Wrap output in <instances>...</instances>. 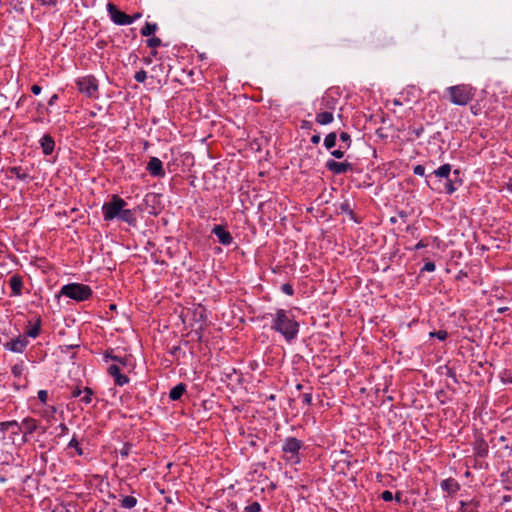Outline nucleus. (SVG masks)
Listing matches in <instances>:
<instances>
[{"instance_id": "39448f33", "label": "nucleus", "mask_w": 512, "mask_h": 512, "mask_svg": "<svg viewBox=\"0 0 512 512\" xmlns=\"http://www.w3.org/2000/svg\"><path fill=\"white\" fill-rule=\"evenodd\" d=\"M127 206V202L118 195H113L110 201L105 202L102 206V214L104 221H112L119 219L122 210Z\"/></svg>"}, {"instance_id": "ea45409f", "label": "nucleus", "mask_w": 512, "mask_h": 512, "mask_svg": "<svg viewBox=\"0 0 512 512\" xmlns=\"http://www.w3.org/2000/svg\"><path fill=\"white\" fill-rule=\"evenodd\" d=\"M134 79L139 82V83H143L145 82V80L147 79V73L145 70H139L135 73L134 75Z\"/></svg>"}, {"instance_id": "9b49d317", "label": "nucleus", "mask_w": 512, "mask_h": 512, "mask_svg": "<svg viewBox=\"0 0 512 512\" xmlns=\"http://www.w3.org/2000/svg\"><path fill=\"white\" fill-rule=\"evenodd\" d=\"M146 170L153 177L163 178L166 173L162 161L157 157H151L147 163Z\"/></svg>"}, {"instance_id": "774afa93", "label": "nucleus", "mask_w": 512, "mask_h": 512, "mask_svg": "<svg viewBox=\"0 0 512 512\" xmlns=\"http://www.w3.org/2000/svg\"><path fill=\"white\" fill-rule=\"evenodd\" d=\"M140 16H141V15H140L139 13H137V14H135V15L131 16V17H132V18H134V21H135V20H136V19H138Z\"/></svg>"}, {"instance_id": "5fc2aeb1", "label": "nucleus", "mask_w": 512, "mask_h": 512, "mask_svg": "<svg viewBox=\"0 0 512 512\" xmlns=\"http://www.w3.org/2000/svg\"><path fill=\"white\" fill-rule=\"evenodd\" d=\"M331 155L335 157L336 159H341L344 157V151L341 149H336L331 151Z\"/></svg>"}, {"instance_id": "13d9d810", "label": "nucleus", "mask_w": 512, "mask_h": 512, "mask_svg": "<svg viewBox=\"0 0 512 512\" xmlns=\"http://www.w3.org/2000/svg\"><path fill=\"white\" fill-rule=\"evenodd\" d=\"M31 91H32V93H33V94H35V95H39V94L41 93V91H42V88H41L39 85L34 84V85L31 87Z\"/></svg>"}, {"instance_id": "2eb2a0df", "label": "nucleus", "mask_w": 512, "mask_h": 512, "mask_svg": "<svg viewBox=\"0 0 512 512\" xmlns=\"http://www.w3.org/2000/svg\"><path fill=\"white\" fill-rule=\"evenodd\" d=\"M394 44L393 37L386 32H379L374 35L373 46L375 49H385Z\"/></svg>"}, {"instance_id": "4468645a", "label": "nucleus", "mask_w": 512, "mask_h": 512, "mask_svg": "<svg viewBox=\"0 0 512 512\" xmlns=\"http://www.w3.org/2000/svg\"><path fill=\"white\" fill-rule=\"evenodd\" d=\"M120 371H121V368L117 364H112L107 369L108 374L111 377H113L115 385L124 386L129 383L130 379L128 376L122 374Z\"/></svg>"}, {"instance_id": "c9c22d12", "label": "nucleus", "mask_w": 512, "mask_h": 512, "mask_svg": "<svg viewBox=\"0 0 512 512\" xmlns=\"http://www.w3.org/2000/svg\"><path fill=\"white\" fill-rule=\"evenodd\" d=\"M340 210H341L342 213L348 214L351 219L356 221L355 215H354L353 210H352V208L350 206V203L348 201H345V202H343L340 205Z\"/></svg>"}, {"instance_id": "09e8293b", "label": "nucleus", "mask_w": 512, "mask_h": 512, "mask_svg": "<svg viewBox=\"0 0 512 512\" xmlns=\"http://www.w3.org/2000/svg\"><path fill=\"white\" fill-rule=\"evenodd\" d=\"M42 6L54 7L57 5L59 0H37Z\"/></svg>"}, {"instance_id": "bf43d9fd", "label": "nucleus", "mask_w": 512, "mask_h": 512, "mask_svg": "<svg viewBox=\"0 0 512 512\" xmlns=\"http://www.w3.org/2000/svg\"><path fill=\"white\" fill-rule=\"evenodd\" d=\"M58 99H59L58 94H53V95L50 97V99L48 100V105H49V106H53V105L57 102V100H58Z\"/></svg>"}, {"instance_id": "0e129e2a", "label": "nucleus", "mask_w": 512, "mask_h": 512, "mask_svg": "<svg viewBox=\"0 0 512 512\" xmlns=\"http://www.w3.org/2000/svg\"><path fill=\"white\" fill-rule=\"evenodd\" d=\"M512 500V497L510 495H504L502 497V502L501 504H504V503H507V502H510Z\"/></svg>"}, {"instance_id": "c03bdc74", "label": "nucleus", "mask_w": 512, "mask_h": 512, "mask_svg": "<svg viewBox=\"0 0 512 512\" xmlns=\"http://www.w3.org/2000/svg\"><path fill=\"white\" fill-rule=\"evenodd\" d=\"M83 393V388H81L80 386H74L71 388V395L70 397L71 398H79L81 397Z\"/></svg>"}, {"instance_id": "052dcab7", "label": "nucleus", "mask_w": 512, "mask_h": 512, "mask_svg": "<svg viewBox=\"0 0 512 512\" xmlns=\"http://www.w3.org/2000/svg\"><path fill=\"white\" fill-rule=\"evenodd\" d=\"M428 244L426 242H424L423 240H420L415 246H414V250H419L421 248H424L426 247Z\"/></svg>"}, {"instance_id": "864d4df0", "label": "nucleus", "mask_w": 512, "mask_h": 512, "mask_svg": "<svg viewBox=\"0 0 512 512\" xmlns=\"http://www.w3.org/2000/svg\"><path fill=\"white\" fill-rule=\"evenodd\" d=\"M302 402L303 404L309 406L312 403V394L311 393H304L302 395Z\"/></svg>"}, {"instance_id": "a18cd8bd", "label": "nucleus", "mask_w": 512, "mask_h": 512, "mask_svg": "<svg viewBox=\"0 0 512 512\" xmlns=\"http://www.w3.org/2000/svg\"><path fill=\"white\" fill-rule=\"evenodd\" d=\"M37 397L42 404H46L48 400V392L46 390H39Z\"/></svg>"}, {"instance_id": "20e7f679", "label": "nucleus", "mask_w": 512, "mask_h": 512, "mask_svg": "<svg viewBox=\"0 0 512 512\" xmlns=\"http://www.w3.org/2000/svg\"><path fill=\"white\" fill-rule=\"evenodd\" d=\"M304 448V442L296 437H286L282 444L283 460L291 465L301 463L300 451Z\"/></svg>"}, {"instance_id": "f3484780", "label": "nucleus", "mask_w": 512, "mask_h": 512, "mask_svg": "<svg viewBox=\"0 0 512 512\" xmlns=\"http://www.w3.org/2000/svg\"><path fill=\"white\" fill-rule=\"evenodd\" d=\"M39 144L45 156L51 155L55 149V141L50 134L43 135Z\"/></svg>"}, {"instance_id": "58836bf2", "label": "nucleus", "mask_w": 512, "mask_h": 512, "mask_svg": "<svg viewBox=\"0 0 512 512\" xmlns=\"http://www.w3.org/2000/svg\"><path fill=\"white\" fill-rule=\"evenodd\" d=\"M132 444L131 443H125L121 450L119 451L120 456L122 458H127L131 452Z\"/></svg>"}, {"instance_id": "a19ab883", "label": "nucleus", "mask_w": 512, "mask_h": 512, "mask_svg": "<svg viewBox=\"0 0 512 512\" xmlns=\"http://www.w3.org/2000/svg\"><path fill=\"white\" fill-rule=\"evenodd\" d=\"M245 512H261V505L255 501L245 507Z\"/></svg>"}, {"instance_id": "69168bd1", "label": "nucleus", "mask_w": 512, "mask_h": 512, "mask_svg": "<svg viewBox=\"0 0 512 512\" xmlns=\"http://www.w3.org/2000/svg\"><path fill=\"white\" fill-rule=\"evenodd\" d=\"M447 375L456 381V373L453 370H449Z\"/></svg>"}, {"instance_id": "6ab92c4d", "label": "nucleus", "mask_w": 512, "mask_h": 512, "mask_svg": "<svg viewBox=\"0 0 512 512\" xmlns=\"http://www.w3.org/2000/svg\"><path fill=\"white\" fill-rule=\"evenodd\" d=\"M8 173L11 174V176H14L18 180L28 182L32 180V177L29 174V171L27 168H23L21 166H13L8 169Z\"/></svg>"}, {"instance_id": "72a5a7b5", "label": "nucleus", "mask_w": 512, "mask_h": 512, "mask_svg": "<svg viewBox=\"0 0 512 512\" xmlns=\"http://www.w3.org/2000/svg\"><path fill=\"white\" fill-rule=\"evenodd\" d=\"M137 499L134 496H125L121 500V507L125 509H132L137 504Z\"/></svg>"}, {"instance_id": "4be33fe9", "label": "nucleus", "mask_w": 512, "mask_h": 512, "mask_svg": "<svg viewBox=\"0 0 512 512\" xmlns=\"http://www.w3.org/2000/svg\"><path fill=\"white\" fill-rule=\"evenodd\" d=\"M104 359H105V361L112 360V361L118 362L123 367H126L129 364L128 356L121 357L119 355H115L114 351L112 349L107 350L105 352Z\"/></svg>"}, {"instance_id": "49530a36", "label": "nucleus", "mask_w": 512, "mask_h": 512, "mask_svg": "<svg viewBox=\"0 0 512 512\" xmlns=\"http://www.w3.org/2000/svg\"><path fill=\"white\" fill-rule=\"evenodd\" d=\"M436 269V265L434 262L429 261L424 264V266L421 269V272H433Z\"/></svg>"}, {"instance_id": "cd10ccee", "label": "nucleus", "mask_w": 512, "mask_h": 512, "mask_svg": "<svg viewBox=\"0 0 512 512\" xmlns=\"http://www.w3.org/2000/svg\"><path fill=\"white\" fill-rule=\"evenodd\" d=\"M93 396H94V391L90 387H84L83 393H82L79 401H80V403L87 406L92 403Z\"/></svg>"}, {"instance_id": "c85d7f7f", "label": "nucleus", "mask_w": 512, "mask_h": 512, "mask_svg": "<svg viewBox=\"0 0 512 512\" xmlns=\"http://www.w3.org/2000/svg\"><path fill=\"white\" fill-rule=\"evenodd\" d=\"M41 330V318H38L34 325H32L24 334V336L36 338L39 336Z\"/></svg>"}, {"instance_id": "f257e3e1", "label": "nucleus", "mask_w": 512, "mask_h": 512, "mask_svg": "<svg viewBox=\"0 0 512 512\" xmlns=\"http://www.w3.org/2000/svg\"><path fill=\"white\" fill-rule=\"evenodd\" d=\"M426 184L435 192L451 195L462 186L463 181L460 170L452 171V166L446 163L426 175Z\"/></svg>"}, {"instance_id": "79ce46f5", "label": "nucleus", "mask_w": 512, "mask_h": 512, "mask_svg": "<svg viewBox=\"0 0 512 512\" xmlns=\"http://www.w3.org/2000/svg\"><path fill=\"white\" fill-rule=\"evenodd\" d=\"M162 44V41L158 37H152L147 40V46L151 48H157Z\"/></svg>"}, {"instance_id": "aec40b11", "label": "nucleus", "mask_w": 512, "mask_h": 512, "mask_svg": "<svg viewBox=\"0 0 512 512\" xmlns=\"http://www.w3.org/2000/svg\"><path fill=\"white\" fill-rule=\"evenodd\" d=\"M120 221L127 223L130 226L135 227L137 224L136 212L134 209H127L126 207L122 210L119 217Z\"/></svg>"}, {"instance_id": "1a4fd4ad", "label": "nucleus", "mask_w": 512, "mask_h": 512, "mask_svg": "<svg viewBox=\"0 0 512 512\" xmlns=\"http://www.w3.org/2000/svg\"><path fill=\"white\" fill-rule=\"evenodd\" d=\"M325 168L334 175H341L354 171V165L352 163L347 161L338 162L333 159L326 161Z\"/></svg>"}, {"instance_id": "f704fd0d", "label": "nucleus", "mask_w": 512, "mask_h": 512, "mask_svg": "<svg viewBox=\"0 0 512 512\" xmlns=\"http://www.w3.org/2000/svg\"><path fill=\"white\" fill-rule=\"evenodd\" d=\"M68 448H74L77 455H79V456L83 455V449L80 447V443L75 435L72 437V439L68 443Z\"/></svg>"}, {"instance_id": "e2e57ef3", "label": "nucleus", "mask_w": 512, "mask_h": 512, "mask_svg": "<svg viewBox=\"0 0 512 512\" xmlns=\"http://www.w3.org/2000/svg\"><path fill=\"white\" fill-rule=\"evenodd\" d=\"M59 428L61 429V432H62L63 434L67 433V432H68V430H69V429H68V427L66 426V424H64V423H61V424L59 425Z\"/></svg>"}, {"instance_id": "a211bd4d", "label": "nucleus", "mask_w": 512, "mask_h": 512, "mask_svg": "<svg viewBox=\"0 0 512 512\" xmlns=\"http://www.w3.org/2000/svg\"><path fill=\"white\" fill-rule=\"evenodd\" d=\"M9 286L11 288V296H20L23 289V279L20 275L14 274L9 279Z\"/></svg>"}, {"instance_id": "423d86ee", "label": "nucleus", "mask_w": 512, "mask_h": 512, "mask_svg": "<svg viewBox=\"0 0 512 512\" xmlns=\"http://www.w3.org/2000/svg\"><path fill=\"white\" fill-rule=\"evenodd\" d=\"M61 295L76 301H85L92 296V290L85 284L70 283L61 288Z\"/></svg>"}, {"instance_id": "5701e85b", "label": "nucleus", "mask_w": 512, "mask_h": 512, "mask_svg": "<svg viewBox=\"0 0 512 512\" xmlns=\"http://www.w3.org/2000/svg\"><path fill=\"white\" fill-rule=\"evenodd\" d=\"M480 502L478 500H471L469 502L461 501L459 512H479Z\"/></svg>"}, {"instance_id": "393cba45", "label": "nucleus", "mask_w": 512, "mask_h": 512, "mask_svg": "<svg viewBox=\"0 0 512 512\" xmlns=\"http://www.w3.org/2000/svg\"><path fill=\"white\" fill-rule=\"evenodd\" d=\"M316 122L320 125H327L333 122L334 115L332 111H320L316 114Z\"/></svg>"}, {"instance_id": "a878e982", "label": "nucleus", "mask_w": 512, "mask_h": 512, "mask_svg": "<svg viewBox=\"0 0 512 512\" xmlns=\"http://www.w3.org/2000/svg\"><path fill=\"white\" fill-rule=\"evenodd\" d=\"M500 477L503 488L507 491H512V469L502 472Z\"/></svg>"}, {"instance_id": "412c9836", "label": "nucleus", "mask_w": 512, "mask_h": 512, "mask_svg": "<svg viewBox=\"0 0 512 512\" xmlns=\"http://www.w3.org/2000/svg\"><path fill=\"white\" fill-rule=\"evenodd\" d=\"M320 105L321 109L324 111H332L333 113L337 106V99L329 94H326L321 98Z\"/></svg>"}, {"instance_id": "e433bc0d", "label": "nucleus", "mask_w": 512, "mask_h": 512, "mask_svg": "<svg viewBox=\"0 0 512 512\" xmlns=\"http://www.w3.org/2000/svg\"><path fill=\"white\" fill-rule=\"evenodd\" d=\"M429 336L430 337H436L438 340L444 341V340L447 339L448 333H447L446 330H438V331L430 332Z\"/></svg>"}, {"instance_id": "680f3d73", "label": "nucleus", "mask_w": 512, "mask_h": 512, "mask_svg": "<svg viewBox=\"0 0 512 512\" xmlns=\"http://www.w3.org/2000/svg\"><path fill=\"white\" fill-rule=\"evenodd\" d=\"M320 135L319 134H315L311 137V143L312 144H318L320 142Z\"/></svg>"}, {"instance_id": "6e6552de", "label": "nucleus", "mask_w": 512, "mask_h": 512, "mask_svg": "<svg viewBox=\"0 0 512 512\" xmlns=\"http://www.w3.org/2000/svg\"><path fill=\"white\" fill-rule=\"evenodd\" d=\"M107 11L111 20L117 25H130L134 22V18L120 11L113 3L107 4Z\"/></svg>"}, {"instance_id": "0eeeda50", "label": "nucleus", "mask_w": 512, "mask_h": 512, "mask_svg": "<svg viewBox=\"0 0 512 512\" xmlns=\"http://www.w3.org/2000/svg\"><path fill=\"white\" fill-rule=\"evenodd\" d=\"M76 86L80 93L89 98H98V80L93 75H86L76 80Z\"/></svg>"}, {"instance_id": "6e6d98bb", "label": "nucleus", "mask_w": 512, "mask_h": 512, "mask_svg": "<svg viewBox=\"0 0 512 512\" xmlns=\"http://www.w3.org/2000/svg\"><path fill=\"white\" fill-rule=\"evenodd\" d=\"M57 409L55 406H48L47 409L45 410V415L46 416H53L55 413H56Z\"/></svg>"}, {"instance_id": "7c9ffc66", "label": "nucleus", "mask_w": 512, "mask_h": 512, "mask_svg": "<svg viewBox=\"0 0 512 512\" xmlns=\"http://www.w3.org/2000/svg\"><path fill=\"white\" fill-rule=\"evenodd\" d=\"M26 370V366L23 361L16 363L11 368V373L15 378H21Z\"/></svg>"}, {"instance_id": "3c124183", "label": "nucleus", "mask_w": 512, "mask_h": 512, "mask_svg": "<svg viewBox=\"0 0 512 512\" xmlns=\"http://www.w3.org/2000/svg\"><path fill=\"white\" fill-rule=\"evenodd\" d=\"M423 132H424V127L423 126H419L417 128H413V129L410 130V133L413 134L416 138L421 137Z\"/></svg>"}, {"instance_id": "338daca9", "label": "nucleus", "mask_w": 512, "mask_h": 512, "mask_svg": "<svg viewBox=\"0 0 512 512\" xmlns=\"http://www.w3.org/2000/svg\"><path fill=\"white\" fill-rule=\"evenodd\" d=\"M506 310H508V308H507V307H503V308H499V309H498V311H499L500 313H503V312H505Z\"/></svg>"}, {"instance_id": "c756f323", "label": "nucleus", "mask_w": 512, "mask_h": 512, "mask_svg": "<svg viewBox=\"0 0 512 512\" xmlns=\"http://www.w3.org/2000/svg\"><path fill=\"white\" fill-rule=\"evenodd\" d=\"M12 427H16V431H13L14 435H17L20 433V428L18 427V422L16 420L0 422V431L1 432H6V431L10 430Z\"/></svg>"}, {"instance_id": "ddd939ff", "label": "nucleus", "mask_w": 512, "mask_h": 512, "mask_svg": "<svg viewBox=\"0 0 512 512\" xmlns=\"http://www.w3.org/2000/svg\"><path fill=\"white\" fill-rule=\"evenodd\" d=\"M211 232L218 238L219 243L224 246H229L233 242L231 233L223 225H215Z\"/></svg>"}, {"instance_id": "2f4dec72", "label": "nucleus", "mask_w": 512, "mask_h": 512, "mask_svg": "<svg viewBox=\"0 0 512 512\" xmlns=\"http://www.w3.org/2000/svg\"><path fill=\"white\" fill-rule=\"evenodd\" d=\"M157 28L158 26L156 23L146 22L145 25L141 28L140 32L142 36L148 37L154 34Z\"/></svg>"}, {"instance_id": "473e14b6", "label": "nucleus", "mask_w": 512, "mask_h": 512, "mask_svg": "<svg viewBox=\"0 0 512 512\" xmlns=\"http://www.w3.org/2000/svg\"><path fill=\"white\" fill-rule=\"evenodd\" d=\"M337 135L335 132H330L324 138V146L327 150H331L336 145Z\"/></svg>"}, {"instance_id": "f8f14e48", "label": "nucleus", "mask_w": 512, "mask_h": 512, "mask_svg": "<svg viewBox=\"0 0 512 512\" xmlns=\"http://www.w3.org/2000/svg\"><path fill=\"white\" fill-rule=\"evenodd\" d=\"M20 433H23V442L27 441V435L34 433L38 428V422L32 417L24 418L21 423H18Z\"/></svg>"}, {"instance_id": "7ed1b4c3", "label": "nucleus", "mask_w": 512, "mask_h": 512, "mask_svg": "<svg viewBox=\"0 0 512 512\" xmlns=\"http://www.w3.org/2000/svg\"><path fill=\"white\" fill-rule=\"evenodd\" d=\"M445 94L448 96L449 101L458 106H466L469 104L476 94V88L470 84H458L447 87Z\"/></svg>"}, {"instance_id": "37998d69", "label": "nucleus", "mask_w": 512, "mask_h": 512, "mask_svg": "<svg viewBox=\"0 0 512 512\" xmlns=\"http://www.w3.org/2000/svg\"><path fill=\"white\" fill-rule=\"evenodd\" d=\"M281 291L284 294L289 295V296H292L294 294V288H293L292 284H290V283L282 284Z\"/></svg>"}, {"instance_id": "dca6fc26", "label": "nucleus", "mask_w": 512, "mask_h": 512, "mask_svg": "<svg viewBox=\"0 0 512 512\" xmlns=\"http://www.w3.org/2000/svg\"><path fill=\"white\" fill-rule=\"evenodd\" d=\"M440 486L448 496H454L460 490V484L458 481L451 477L443 480Z\"/></svg>"}, {"instance_id": "b1692460", "label": "nucleus", "mask_w": 512, "mask_h": 512, "mask_svg": "<svg viewBox=\"0 0 512 512\" xmlns=\"http://www.w3.org/2000/svg\"><path fill=\"white\" fill-rule=\"evenodd\" d=\"M186 384L185 383H179L176 386H174L170 392H169V398L172 401L180 400L183 394L186 391Z\"/></svg>"}, {"instance_id": "603ef678", "label": "nucleus", "mask_w": 512, "mask_h": 512, "mask_svg": "<svg viewBox=\"0 0 512 512\" xmlns=\"http://www.w3.org/2000/svg\"><path fill=\"white\" fill-rule=\"evenodd\" d=\"M381 498H382L384 501H386V502H388V501H392V500H393V494H392V492H391V491H389V490H385V491H383V492H382V494H381Z\"/></svg>"}, {"instance_id": "de8ad7c7", "label": "nucleus", "mask_w": 512, "mask_h": 512, "mask_svg": "<svg viewBox=\"0 0 512 512\" xmlns=\"http://www.w3.org/2000/svg\"><path fill=\"white\" fill-rule=\"evenodd\" d=\"M339 138L342 142L347 144V148L350 147L351 144V137L347 132H341L339 135Z\"/></svg>"}, {"instance_id": "4d7b16f0", "label": "nucleus", "mask_w": 512, "mask_h": 512, "mask_svg": "<svg viewBox=\"0 0 512 512\" xmlns=\"http://www.w3.org/2000/svg\"><path fill=\"white\" fill-rule=\"evenodd\" d=\"M52 512H71L65 505L57 506Z\"/></svg>"}, {"instance_id": "f03ea898", "label": "nucleus", "mask_w": 512, "mask_h": 512, "mask_svg": "<svg viewBox=\"0 0 512 512\" xmlns=\"http://www.w3.org/2000/svg\"><path fill=\"white\" fill-rule=\"evenodd\" d=\"M271 316V330L281 334L288 343L297 338L300 326L289 311L277 309Z\"/></svg>"}, {"instance_id": "9d476101", "label": "nucleus", "mask_w": 512, "mask_h": 512, "mask_svg": "<svg viewBox=\"0 0 512 512\" xmlns=\"http://www.w3.org/2000/svg\"><path fill=\"white\" fill-rule=\"evenodd\" d=\"M29 344L28 339L24 335L11 339L4 343V348L14 353H23Z\"/></svg>"}, {"instance_id": "4c0bfd02", "label": "nucleus", "mask_w": 512, "mask_h": 512, "mask_svg": "<svg viewBox=\"0 0 512 512\" xmlns=\"http://www.w3.org/2000/svg\"><path fill=\"white\" fill-rule=\"evenodd\" d=\"M500 379L503 384H512V372L509 370H504L500 374Z\"/></svg>"}, {"instance_id": "bb28decb", "label": "nucleus", "mask_w": 512, "mask_h": 512, "mask_svg": "<svg viewBox=\"0 0 512 512\" xmlns=\"http://www.w3.org/2000/svg\"><path fill=\"white\" fill-rule=\"evenodd\" d=\"M474 449H475V452H476L477 456H479V457H485L488 454V445L482 439L477 440L475 442Z\"/></svg>"}, {"instance_id": "8fccbe9b", "label": "nucleus", "mask_w": 512, "mask_h": 512, "mask_svg": "<svg viewBox=\"0 0 512 512\" xmlns=\"http://www.w3.org/2000/svg\"><path fill=\"white\" fill-rule=\"evenodd\" d=\"M413 173L418 176H424L425 175V167L423 165H416L413 168Z\"/></svg>"}]
</instances>
